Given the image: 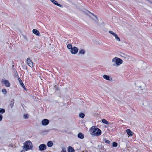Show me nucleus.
I'll list each match as a JSON object with an SVG mask.
<instances>
[{
    "mask_svg": "<svg viewBox=\"0 0 152 152\" xmlns=\"http://www.w3.org/2000/svg\"><path fill=\"white\" fill-rule=\"evenodd\" d=\"M1 82L2 83H4L7 87H9L10 86V84L8 80L3 79L1 80Z\"/></svg>",
    "mask_w": 152,
    "mask_h": 152,
    "instance_id": "nucleus-4",
    "label": "nucleus"
},
{
    "mask_svg": "<svg viewBox=\"0 0 152 152\" xmlns=\"http://www.w3.org/2000/svg\"><path fill=\"white\" fill-rule=\"evenodd\" d=\"M126 132L127 134L129 136H132L133 135V132L131 131L129 129H127L126 131Z\"/></svg>",
    "mask_w": 152,
    "mask_h": 152,
    "instance_id": "nucleus-10",
    "label": "nucleus"
},
{
    "mask_svg": "<svg viewBox=\"0 0 152 152\" xmlns=\"http://www.w3.org/2000/svg\"><path fill=\"white\" fill-rule=\"evenodd\" d=\"M2 91L4 94H6L7 93L6 90L5 89H3L2 90Z\"/></svg>",
    "mask_w": 152,
    "mask_h": 152,
    "instance_id": "nucleus-25",
    "label": "nucleus"
},
{
    "mask_svg": "<svg viewBox=\"0 0 152 152\" xmlns=\"http://www.w3.org/2000/svg\"><path fill=\"white\" fill-rule=\"evenodd\" d=\"M85 53L84 50L82 49H81L79 52V54H83Z\"/></svg>",
    "mask_w": 152,
    "mask_h": 152,
    "instance_id": "nucleus-17",
    "label": "nucleus"
},
{
    "mask_svg": "<svg viewBox=\"0 0 152 152\" xmlns=\"http://www.w3.org/2000/svg\"><path fill=\"white\" fill-rule=\"evenodd\" d=\"M102 123L105 124H108L109 123L108 121L105 119H103L102 120Z\"/></svg>",
    "mask_w": 152,
    "mask_h": 152,
    "instance_id": "nucleus-19",
    "label": "nucleus"
},
{
    "mask_svg": "<svg viewBox=\"0 0 152 152\" xmlns=\"http://www.w3.org/2000/svg\"><path fill=\"white\" fill-rule=\"evenodd\" d=\"M90 134L93 136H99L102 134L101 130L96 126H92L89 130Z\"/></svg>",
    "mask_w": 152,
    "mask_h": 152,
    "instance_id": "nucleus-1",
    "label": "nucleus"
},
{
    "mask_svg": "<svg viewBox=\"0 0 152 152\" xmlns=\"http://www.w3.org/2000/svg\"><path fill=\"white\" fill-rule=\"evenodd\" d=\"M85 116V114L83 113H80L79 114V117L81 118H83Z\"/></svg>",
    "mask_w": 152,
    "mask_h": 152,
    "instance_id": "nucleus-21",
    "label": "nucleus"
},
{
    "mask_svg": "<svg viewBox=\"0 0 152 152\" xmlns=\"http://www.w3.org/2000/svg\"><path fill=\"white\" fill-rule=\"evenodd\" d=\"M53 145V143L51 141H48L47 143V146L49 147H51Z\"/></svg>",
    "mask_w": 152,
    "mask_h": 152,
    "instance_id": "nucleus-16",
    "label": "nucleus"
},
{
    "mask_svg": "<svg viewBox=\"0 0 152 152\" xmlns=\"http://www.w3.org/2000/svg\"><path fill=\"white\" fill-rule=\"evenodd\" d=\"M3 116L2 115L0 114V121H2V120Z\"/></svg>",
    "mask_w": 152,
    "mask_h": 152,
    "instance_id": "nucleus-30",
    "label": "nucleus"
},
{
    "mask_svg": "<svg viewBox=\"0 0 152 152\" xmlns=\"http://www.w3.org/2000/svg\"><path fill=\"white\" fill-rule=\"evenodd\" d=\"M78 51V50L77 48L75 47H74L72 48H71L70 50L71 53L72 54H75Z\"/></svg>",
    "mask_w": 152,
    "mask_h": 152,
    "instance_id": "nucleus-6",
    "label": "nucleus"
},
{
    "mask_svg": "<svg viewBox=\"0 0 152 152\" xmlns=\"http://www.w3.org/2000/svg\"><path fill=\"white\" fill-rule=\"evenodd\" d=\"M88 12H89L92 15H93V16H95V17L96 18H96V15H94V14H93V13H91V12H90L89 11H88Z\"/></svg>",
    "mask_w": 152,
    "mask_h": 152,
    "instance_id": "nucleus-31",
    "label": "nucleus"
},
{
    "mask_svg": "<svg viewBox=\"0 0 152 152\" xmlns=\"http://www.w3.org/2000/svg\"><path fill=\"white\" fill-rule=\"evenodd\" d=\"M27 63L28 65L31 67L33 66V64L32 61L30 58H28L27 59Z\"/></svg>",
    "mask_w": 152,
    "mask_h": 152,
    "instance_id": "nucleus-5",
    "label": "nucleus"
},
{
    "mask_svg": "<svg viewBox=\"0 0 152 152\" xmlns=\"http://www.w3.org/2000/svg\"><path fill=\"white\" fill-rule=\"evenodd\" d=\"M49 123V120L46 119H44L41 122L43 126H46L48 125Z\"/></svg>",
    "mask_w": 152,
    "mask_h": 152,
    "instance_id": "nucleus-8",
    "label": "nucleus"
},
{
    "mask_svg": "<svg viewBox=\"0 0 152 152\" xmlns=\"http://www.w3.org/2000/svg\"><path fill=\"white\" fill-rule=\"evenodd\" d=\"M118 146V144L116 142H113V146L114 147H116Z\"/></svg>",
    "mask_w": 152,
    "mask_h": 152,
    "instance_id": "nucleus-23",
    "label": "nucleus"
},
{
    "mask_svg": "<svg viewBox=\"0 0 152 152\" xmlns=\"http://www.w3.org/2000/svg\"><path fill=\"white\" fill-rule=\"evenodd\" d=\"M28 115L27 114H25L23 115L24 118L25 119H27V118H28Z\"/></svg>",
    "mask_w": 152,
    "mask_h": 152,
    "instance_id": "nucleus-27",
    "label": "nucleus"
},
{
    "mask_svg": "<svg viewBox=\"0 0 152 152\" xmlns=\"http://www.w3.org/2000/svg\"><path fill=\"white\" fill-rule=\"evenodd\" d=\"M5 112V110L3 108H0V113L3 114Z\"/></svg>",
    "mask_w": 152,
    "mask_h": 152,
    "instance_id": "nucleus-20",
    "label": "nucleus"
},
{
    "mask_svg": "<svg viewBox=\"0 0 152 152\" xmlns=\"http://www.w3.org/2000/svg\"><path fill=\"white\" fill-rule=\"evenodd\" d=\"M112 61L115 62L116 64L117 65H120L123 62L122 60L116 57H115L113 59Z\"/></svg>",
    "mask_w": 152,
    "mask_h": 152,
    "instance_id": "nucleus-3",
    "label": "nucleus"
},
{
    "mask_svg": "<svg viewBox=\"0 0 152 152\" xmlns=\"http://www.w3.org/2000/svg\"><path fill=\"white\" fill-rule=\"evenodd\" d=\"M105 143H107V144H110V140H105Z\"/></svg>",
    "mask_w": 152,
    "mask_h": 152,
    "instance_id": "nucleus-29",
    "label": "nucleus"
},
{
    "mask_svg": "<svg viewBox=\"0 0 152 152\" xmlns=\"http://www.w3.org/2000/svg\"><path fill=\"white\" fill-rule=\"evenodd\" d=\"M109 33L114 36H115V35L116 34L114 33L113 31H109Z\"/></svg>",
    "mask_w": 152,
    "mask_h": 152,
    "instance_id": "nucleus-28",
    "label": "nucleus"
},
{
    "mask_svg": "<svg viewBox=\"0 0 152 152\" xmlns=\"http://www.w3.org/2000/svg\"><path fill=\"white\" fill-rule=\"evenodd\" d=\"M115 37V38L116 39H117V40L118 41H120V39L119 38L118 36L116 34L115 36H114Z\"/></svg>",
    "mask_w": 152,
    "mask_h": 152,
    "instance_id": "nucleus-22",
    "label": "nucleus"
},
{
    "mask_svg": "<svg viewBox=\"0 0 152 152\" xmlns=\"http://www.w3.org/2000/svg\"><path fill=\"white\" fill-rule=\"evenodd\" d=\"M46 148V145L44 144H41L39 146V150L41 151H44L45 150Z\"/></svg>",
    "mask_w": 152,
    "mask_h": 152,
    "instance_id": "nucleus-7",
    "label": "nucleus"
},
{
    "mask_svg": "<svg viewBox=\"0 0 152 152\" xmlns=\"http://www.w3.org/2000/svg\"><path fill=\"white\" fill-rule=\"evenodd\" d=\"M103 77L107 80H110V77L108 75H104L103 76Z\"/></svg>",
    "mask_w": 152,
    "mask_h": 152,
    "instance_id": "nucleus-18",
    "label": "nucleus"
},
{
    "mask_svg": "<svg viewBox=\"0 0 152 152\" xmlns=\"http://www.w3.org/2000/svg\"><path fill=\"white\" fill-rule=\"evenodd\" d=\"M62 148V150L61 152H66V148L65 147H63Z\"/></svg>",
    "mask_w": 152,
    "mask_h": 152,
    "instance_id": "nucleus-26",
    "label": "nucleus"
},
{
    "mask_svg": "<svg viewBox=\"0 0 152 152\" xmlns=\"http://www.w3.org/2000/svg\"><path fill=\"white\" fill-rule=\"evenodd\" d=\"M33 32L35 34H36L37 36H39L40 35V34L39 31L36 29H34L33 30Z\"/></svg>",
    "mask_w": 152,
    "mask_h": 152,
    "instance_id": "nucleus-11",
    "label": "nucleus"
},
{
    "mask_svg": "<svg viewBox=\"0 0 152 152\" xmlns=\"http://www.w3.org/2000/svg\"><path fill=\"white\" fill-rule=\"evenodd\" d=\"M77 136L79 138L81 139H83L84 137L83 134L81 132L79 133L78 134Z\"/></svg>",
    "mask_w": 152,
    "mask_h": 152,
    "instance_id": "nucleus-14",
    "label": "nucleus"
},
{
    "mask_svg": "<svg viewBox=\"0 0 152 152\" xmlns=\"http://www.w3.org/2000/svg\"><path fill=\"white\" fill-rule=\"evenodd\" d=\"M67 48L69 49H70L71 50V48H72V45L70 44H68L67 45Z\"/></svg>",
    "mask_w": 152,
    "mask_h": 152,
    "instance_id": "nucleus-24",
    "label": "nucleus"
},
{
    "mask_svg": "<svg viewBox=\"0 0 152 152\" xmlns=\"http://www.w3.org/2000/svg\"><path fill=\"white\" fill-rule=\"evenodd\" d=\"M67 150L68 152H75V150L71 146H69L67 148Z\"/></svg>",
    "mask_w": 152,
    "mask_h": 152,
    "instance_id": "nucleus-12",
    "label": "nucleus"
},
{
    "mask_svg": "<svg viewBox=\"0 0 152 152\" xmlns=\"http://www.w3.org/2000/svg\"><path fill=\"white\" fill-rule=\"evenodd\" d=\"M50 1L52 2L56 5L61 7H62V5L58 4L57 2L55 0H50Z\"/></svg>",
    "mask_w": 152,
    "mask_h": 152,
    "instance_id": "nucleus-9",
    "label": "nucleus"
},
{
    "mask_svg": "<svg viewBox=\"0 0 152 152\" xmlns=\"http://www.w3.org/2000/svg\"><path fill=\"white\" fill-rule=\"evenodd\" d=\"M18 81H19L20 84L21 85V86L24 88V89H25L26 88L25 86H24L23 84V82H22V81L21 80V79L20 78H18Z\"/></svg>",
    "mask_w": 152,
    "mask_h": 152,
    "instance_id": "nucleus-15",
    "label": "nucleus"
},
{
    "mask_svg": "<svg viewBox=\"0 0 152 152\" xmlns=\"http://www.w3.org/2000/svg\"><path fill=\"white\" fill-rule=\"evenodd\" d=\"M20 152H25L24 150H23L21 151Z\"/></svg>",
    "mask_w": 152,
    "mask_h": 152,
    "instance_id": "nucleus-32",
    "label": "nucleus"
},
{
    "mask_svg": "<svg viewBox=\"0 0 152 152\" xmlns=\"http://www.w3.org/2000/svg\"><path fill=\"white\" fill-rule=\"evenodd\" d=\"M14 100L13 99H11L10 106V107L12 108L14 106Z\"/></svg>",
    "mask_w": 152,
    "mask_h": 152,
    "instance_id": "nucleus-13",
    "label": "nucleus"
},
{
    "mask_svg": "<svg viewBox=\"0 0 152 152\" xmlns=\"http://www.w3.org/2000/svg\"><path fill=\"white\" fill-rule=\"evenodd\" d=\"M23 144V148L26 151L31 149L33 148L32 144L30 140L26 141Z\"/></svg>",
    "mask_w": 152,
    "mask_h": 152,
    "instance_id": "nucleus-2",
    "label": "nucleus"
}]
</instances>
